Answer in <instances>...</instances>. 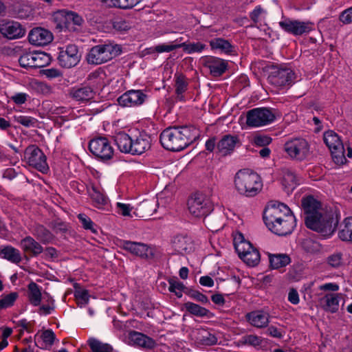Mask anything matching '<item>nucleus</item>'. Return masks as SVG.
Segmentation results:
<instances>
[{"label":"nucleus","mask_w":352,"mask_h":352,"mask_svg":"<svg viewBox=\"0 0 352 352\" xmlns=\"http://www.w3.org/2000/svg\"><path fill=\"white\" fill-rule=\"evenodd\" d=\"M302 206L306 215L305 221L307 228L324 236H330L334 232L338 220L333 219V214L324 212L320 208V204L314 197L304 198Z\"/></svg>","instance_id":"nucleus-1"},{"label":"nucleus","mask_w":352,"mask_h":352,"mask_svg":"<svg viewBox=\"0 0 352 352\" xmlns=\"http://www.w3.org/2000/svg\"><path fill=\"white\" fill-rule=\"evenodd\" d=\"M263 219L267 227L278 235L290 234L296 226V219L290 209L281 203L267 206Z\"/></svg>","instance_id":"nucleus-2"},{"label":"nucleus","mask_w":352,"mask_h":352,"mask_svg":"<svg viewBox=\"0 0 352 352\" xmlns=\"http://www.w3.org/2000/svg\"><path fill=\"white\" fill-rule=\"evenodd\" d=\"M199 136V131L193 126L169 127L162 132L160 139L164 148L179 151L195 141Z\"/></svg>","instance_id":"nucleus-3"},{"label":"nucleus","mask_w":352,"mask_h":352,"mask_svg":"<svg viewBox=\"0 0 352 352\" xmlns=\"http://www.w3.org/2000/svg\"><path fill=\"white\" fill-rule=\"evenodd\" d=\"M234 187L237 192L245 197H254L262 189L261 177L249 169L239 170L234 177Z\"/></svg>","instance_id":"nucleus-4"},{"label":"nucleus","mask_w":352,"mask_h":352,"mask_svg":"<svg viewBox=\"0 0 352 352\" xmlns=\"http://www.w3.org/2000/svg\"><path fill=\"white\" fill-rule=\"evenodd\" d=\"M121 52V47L117 44L106 43L93 47L87 56L89 64L100 65L106 63Z\"/></svg>","instance_id":"nucleus-5"},{"label":"nucleus","mask_w":352,"mask_h":352,"mask_svg":"<svg viewBox=\"0 0 352 352\" xmlns=\"http://www.w3.org/2000/svg\"><path fill=\"white\" fill-rule=\"evenodd\" d=\"M122 248L131 254L144 258L151 262H157L161 254L156 249L148 247L146 244L130 241H124Z\"/></svg>","instance_id":"nucleus-6"},{"label":"nucleus","mask_w":352,"mask_h":352,"mask_svg":"<svg viewBox=\"0 0 352 352\" xmlns=\"http://www.w3.org/2000/svg\"><path fill=\"white\" fill-rule=\"evenodd\" d=\"M188 208L195 217H204L210 212L212 206L205 195L196 192L188 199Z\"/></svg>","instance_id":"nucleus-7"},{"label":"nucleus","mask_w":352,"mask_h":352,"mask_svg":"<svg viewBox=\"0 0 352 352\" xmlns=\"http://www.w3.org/2000/svg\"><path fill=\"white\" fill-rule=\"evenodd\" d=\"M284 149L291 158L298 161L307 158L310 153L309 143L302 138L288 140L284 145Z\"/></svg>","instance_id":"nucleus-8"},{"label":"nucleus","mask_w":352,"mask_h":352,"mask_svg":"<svg viewBox=\"0 0 352 352\" xmlns=\"http://www.w3.org/2000/svg\"><path fill=\"white\" fill-rule=\"evenodd\" d=\"M275 119L274 113L267 108H256L247 113L246 124L250 126H261L272 122Z\"/></svg>","instance_id":"nucleus-9"},{"label":"nucleus","mask_w":352,"mask_h":352,"mask_svg":"<svg viewBox=\"0 0 352 352\" xmlns=\"http://www.w3.org/2000/svg\"><path fill=\"white\" fill-rule=\"evenodd\" d=\"M25 158L30 166L45 173L48 170L46 157L42 151L35 145L28 146L25 151Z\"/></svg>","instance_id":"nucleus-10"},{"label":"nucleus","mask_w":352,"mask_h":352,"mask_svg":"<svg viewBox=\"0 0 352 352\" xmlns=\"http://www.w3.org/2000/svg\"><path fill=\"white\" fill-rule=\"evenodd\" d=\"M51 61L50 56L45 52H26L19 59L20 65L23 67H43Z\"/></svg>","instance_id":"nucleus-11"},{"label":"nucleus","mask_w":352,"mask_h":352,"mask_svg":"<svg viewBox=\"0 0 352 352\" xmlns=\"http://www.w3.org/2000/svg\"><path fill=\"white\" fill-rule=\"evenodd\" d=\"M89 151L97 157L102 160L111 159L113 155V148L105 138H98L90 141Z\"/></svg>","instance_id":"nucleus-12"},{"label":"nucleus","mask_w":352,"mask_h":352,"mask_svg":"<svg viewBox=\"0 0 352 352\" xmlns=\"http://www.w3.org/2000/svg\"><path fill=\"white\" fill-rule=\"evenodd\" d=\"M163 204L164 199L162 197L160 198V201L155 197L145 199L135 206L133 211L134 217L142 219L148 218L156 212L157 207Z\"/></svg>","instance_id":"nucleus-13"},{"label":"nucleus","mask_w":352,"mask_h":352,"mask_svg":"<svg viewBox=\"0 0 352 352\" xmlns=\"http://www.w3.org/2000/svg\"><path fill=\"white\" fill-rule=\"evenodd\" d=\"M80 55L78 47L75 45H69L65 50L59 53L58 60L59 64L65 68L74 67L80 61Z\"/></svg>","instance_id":"nucleus-14"},{"label":"nucleus","mask_w":352,"mask_h":352,"mask_svg":"<svg viewBox=\"0 0 352 352\" xmlns=\"http://www.w3.org/2000/svg\"><path fill=\"white\" fill-rule=\"evenodd\" d=\"M236 252L241 259L246 264H258L261 255L257 249L250 243H243L238 245Z\"/></svg>","instance_id":"nucleus-15"},{"label":"nucleus","mask_w":352,"mask_h":352,"mask_svg":"<svg viewBox=\"0 0 352 352\" xmlns=\"http://www.w3.org/2000/svg\"><path fill=\"white\" fill-rule=\"evenodd\" d=\"M173 249L180 254H190L195 250V243L186 234H177L171 240Z\"/></svg>","instance_id":"nucleus-16"},{"label":"nucleus","mask_w":352,"mask_h":352,"mask_svg":"<svg viewBox=\"0 0 352 352\" xmlns=\"http://www.w3.org/2000/svg\"><path fill=\"white\" fill-rule=\"evenodd\" d=\"M28 38L30 43L32 45L44 46L52 41L53 35L47 30L42 28H36L30 32Z\"/></svg>","instance_id":"nucleus-17"},{"label":"nucleus","mask_w":352,"mask_h":352,"mask_svg":"<svg viewBox=\"0 0 352 352\" xmlns=\"http://www.w3.org/2000/svg\"><path fill=\"white\" fill-rule=\"evenodd\" d=\"M279 25L283 30L294 35L308 33L311 30V23L309 22L285 20L280 21Z\"/></svg>","instance_id":"nucleus-18"},{"label":"nucleus","mask_w":352,"mask_h":352,"mask_svg":"<svg viewBox=\"0 0 352 352\" xmlns=\"http://www.w3.org/2000/svg\"><path fill=\"white\" fill-rule=\"evenodd\" d=\"M0 32L9 39H14L23 36L25 29L16 21H6L0 23Z\"/></svg>","instance_id":"nucleus-19"},{"label":"nucleus","mask_w":352,"mask_h":352,"mask_svg":"<svg viewBox=\"0 0 352 352\" xmlns=\"http://www.w3.org/2000/svg\"><path fill=\"white\" fill-rule=\"evenodd\" d=\"M294 76V72L289 68L277 69L272 72L269 76V79L271 83L281 87L289 84Z\"/></svg>","instance_id":"nucleus-20"},{"label":"nucleus","mask_w":352,"mask_h":352,"mask_svg":"<svg viewBox=\"0 0 352 352\" xmlns=\"http://www.w3.org/2000/svg\"><path fill=\"white\" fill-rule=\"evenodd\" d=\"M151 138L146 133H140L132 140L131 154L141 155L148 151L151 146Z\"/></svg>","instance_id":"nucleus-21"},{"label":"nucleus","mask_w":352,"mask_h":352,"mask_svg":"<svg viewBox=\"0 0 352 352\" xmlns=\"http://www.w3.org/2000/svg\"><path fill=\"white\" fill-rule=\"evenodd\" d=\"M127 342L131 345L145 349H152L155 345V342L152 338L137 331H130L129 333Z\"/></svg>","instance_id":"nucleus-22"},{"label":"nucleus","mask_w":352,"mask_h":352,"mask_svg":"<svg viewBox=\"0 0 352 352\" xmlns=\"http://www.w3.org/2000/svg\"><path fill=\"white\" fill-rule=\"evenodd\" d=\"M146 95L140 90H131L123 94L118 99V102L123 106L136 105L143 103Z\"/></svg>","instance_id":"nucleus-23"},{"label":"nucleus","mask_w":352,"mask_h":352,"mask_svg":"<svg viewBox=\"0 0 352 352\" xmlns=\"http://www.w3.org/2000/svg\"><path fill=\"white\" fill-rule=\"evenodd\" d=\"M204 65L210 69V74L214 77L220 76L227 69L225 60L213 56L208 58Z\"/></svg>","instance_id":"nucleus-24"},{"label":"nucleus","mask_w":352,"mask_h":352,"mask_svg":"<svg viewBox=\"0 0 352 352\" xmlns=\"http://www.w3.org/2000/svg\"><path fill=\"white\" fill-rule=\"evenodd\" d=\"M224 216L221 213L208 214L204 217V222L212 231L217 232L224 226Z\"/></svg>","instance_id":"nucleus-25"},{"label":"nucleus","mask_w":352,"mask_h":352,"mask_svg":"<svg viewBox=\"0 0 352 352\" xmlns=\"http://www.w3.org/2000/svg\"><path fill=\"white\" fill-rule=\"evenodd\" d=\"M330 151L333 162L338 166L346 164L347 163L346 157H352V148L347 147L346 154H345L344 145L333 148Z\"/></svg>","instance_id":"nucleus-26"},{"label":"nucleus","mask_w":352,"mask_h":352,"mask_svg":"<svg viewBox=\"0 0 352 352\" xmlns=\"http://www.w3.org/2000/svg\"><path fill=\"white\" fill-rule=\"evenodd\" d=\"M340 294L329 293L324 295L320 300L322 307L327 311L336 312L339 308V297Z\"/></svg>","instance_id":"nucleus-27"},{"label":"nucleus","mask_w":352,"mask_h":352,"mask_svg":"<svg viewBox=\"0 0 352 352\" xmlns=\"http://www.w3.org/2000/svg\"><path fill=\"white\" fill-rule=\"evenodd\" d=\"M249 322L258 328L266 327L269 323V315L262 311H252L247 315Z\"/></svg>","instance_id":"nucleus-28"},{"label":"nucleus","mask_w":352,"mask_h":352,"mask_svg":"<svg viewBox=\"0 0 352 352\" xmlns=\"http://www.w3.org/2000/svg\"><path fill=\"white\" fill-rule=\"evenodd\" d=\"M238 142V138L230 135H225L217 144V149L222 155L231 153Z\"/></svg>","instance_id":"nucleus-29"},{"label":"nucleus","mask_w":352,"mask_h":352,"mask_svg":"<svg viewBox=\"0 0 352 352\" xmlns=\"http://www.w3.org/2000/svg\"><path fill=\"white\" fill-rule=\"evenodd\" d=\"M132 140L124 132H120L114 137V140L118 149L125 153H131Z\"/></svg>","instance_id":"nucleus-30"},{"label":"nucleus","mask_w":352,"mask_h":352,"mask_svg":"<svg viewBox=\"0 0 352 352\" xmlns=\"http://www.w3.org/2000/svg\"><path fill=\"white\" fill-rule=\"evenodd\" d=\"M21 247L25 252L36 256L43 252L42 246L31 236H26L21 241Z\"/></svg>","instance_id":"nucleus-31"},{"label":"nucleus","mask_w":352,"mask_h":352,"mask_svg":"<svg viewBox=\"0 0 352 352\" xmlns=\"http://www.w3.org/2000/svg\"><path fill=\"white\" fill-rule=\"evenodd\" d=\"M0 256L14 263H19L21 261V254L19 250L12 246H6L0 250Z\"/></svg>","instance_id":"nucleus-32"},{"label":"nucleus","mask_w":352,"mask_h":352,"mask_svg":"<svg viewBox=\"0 0 352 352\" xmlns=\"http://www.w3.org/2000/svg\"><path fill=\"white\" fill-rule=\"evenodd\" d=\"M69 95L77 101H86L93 98V91L89 87H84L81 88H74L70 92Z\"/></svg>","instance_id":"nucleus-33"},{"label":"nucleus","mask_w":352,"mask_h":352,"mask_svg":"<svg viewBox=\"0 0 352 352\" xmlns=\"http://www.w3.org/2000/svg\"><path fill=\"white\" fill-rule=\"evenodd\" d=\"M107 7L130 9L139 3L141 0H102Z\"/></svg>","instance_id":"nucleus-34"},{"label":"nucleus","mask_w":352,"mask_h":352,"mask_svg":"<svg viewBox=\"0 0 352 352\" xmlns=\"http://www.w3.org/2000/svg\"><path fill=\"white\" fill-rule=\"evenodd\" d=\"M323 139L329 150L343 145L340 137L333 131H326L324 133Z\"/></svg>","instance_id":"nucleus-35"},{"label":"nucleus","mask_w":352,"mask_h":352,"mask_svg":"<svg viewBox=\"0 0 352 352\" xmlns=\"http://www.w3.org/2000/svg\"><path fill=\"white\" fill-rule=\"evenodd\" d=\"M29 289V300L34 306L40 305L42 296L40 289L38 285L34 283H30L28 285Z\"/></svg>","instance_id":"nucleus-36"},{"label":"nucleus","mask_w":352,"mask_h":352,"mask_svg":"<svg viewBox=\"0 0 352 352\" xmlns=\"http://www.w3.org/2000/svg\"><path fill=\"white\" fill-rule=\"evenodd\" d=\"M338 234L341 240L352 241V217H348L344 219L343 228Z\"/></svg>","instance_id":"nucleus-37"},{"label":"nucleus","mask_w":352,"mask_h":352,"mask_svg":"<svg viewBox=\"0 0 352 352\" xmlns=\"http://www.w3.org/2000/svg\"><path fill=\"white\" fill-rule=\"evenodd\" d=\"M188 82L185 76L182 74H175V92L179 100L182 99V94L187 89Z\"/></svg>","instance_id":"nucleus-38"},{"label":"nucleus","mask_w":352,"mask_h":352,"mask_svg":"<svg viewBox=\"0 0 352 352\" xmlns=\"http://www.w3.org/2000/svg\"><path fill=\"white\" fill-rule=\"evenodd\" d=\"M89 345L92 352H112V347L106 343H103L95 338H89L88 340Z\"/></svg>","instance_id":"nucleus-39"},{"label":"nucleus","mask_w":352,"mask_h":352,"mask_svg":"<svg viewBox=\"0 0 352 352\" xmlns=\"http://www.w3.org/2000/svg\"><path fill=\"white\" fill-rule=\"evenodd\" d=\"M197 340L201 344L206 345H213L217 343L216 336L204 329L198 331Z\"/></svg>","instance_id":"nucleus-40"},{"label":"nucleus","mask_w":352,"mask_h":352,"mask_svg":"<svg viewBox=\"0 0 352 352\" xmlns=\"http://www.w3.org/2000/svg\"><path fill=\"white\" fill-rule=\"evenodd\" d=\"M89 193L90 197L96 204L98 206H103L107 204V197L97 187L94 186H91V188L89 190Z\"/></svg>","instance_id":"nucleus-41"},{"label":"nucleus","mask_w":352,"mask_h":352,"mask_svg":"<svg viewBox=\"0 0 352 352\" xmlns=\"http://www.w3.org/2000/svg\"><path fill=\"white\" fill-rule=\"evenodd\" d=\"M210 46L212 49H218L225 53H230L232 52V46L226 40L223 38H214L210 42Z\"/></svg>","instance_id":"nucleus-42"},{"label":"nucleus","mask_w":352,"mask_h":352,"mask_svg":"<svg viewBox=\"0 0 352 352\" xmlns=\"http://www.w3.org/2000/svg\"><path fill=\"white\" fill-rule=\"evenodd\" d=\"M54 19H63L64 21H67L74 23V25L80 26L82 23V19L78 16L77 14L74 12H68L65 15H63L61 13H58L54 16Z\"/></svg>","instance_id":"nucleus-43"},{"label":"nucleus","mask_w":352,"mask_h":352,"mask_svg":"<svg viewBox=\"0 0 352 352\" xmlns=\"http://www.w3.org/2000/svg\"><path fill=\"white\" fill-rule=\"evenodd\" d=\"M270 264H289L292 259L287 254H268Z\"/></svg>","instance_id":"nucleus-44"},{"label":"nucleus","mask_w":352,"mask_h":352,"mask_svg":"<svg viewBox=\"0 0 352 352\" xmlns=\"http://www.w3.org/2000/svg\"><path fill=\"white\" fill-rule=\"evenodd\" d=\"M35 232L37 238L44 243H48L54 239V235L42 226H37Z\"/></svg>","instance_id":"nucleus-45"},{"label":"nucleus","mask_w":352,"mask_h":352,"mask_svg":"<svg viewBox=\"0 0 352 352\" xmlns=\"http://www.w3.org/2000/svg\"><path fill=\"white\" fill-rule=\"evenodd\" d=\"M169 287L168 290L174 293L178 298L182 296V292L185 288L184 284L177 280L176 278H173L168 280Z\"/></svg>","instance_id":"nucleus-46"},{"label":"nucleus","mask_w":352,"mask_h":352,"mask_svg":"<svg viewBox=\"0 0 352 352\" xmlns=\"http://www.w3.org/2000/svg\"><path fill=\"white\" fill-rule=\"evenodd\" d=\"M184 307L190 313L198 316H206L208 313L206 309L190 302L185 303Z\"/></svg>","instance_id":"nucleus-47"},{"label":"nucleus","mask_w":352,"mask_h":352,"mask_svg":"<svg viewBox=\"0 0 352 352\" xmlns=\"http://www.w3.org/2000/svg\"><path fill=\"white\" fill-rule=\"evenodd\" d=\"M17 296V294L14 292L1 296L0 298V310L12 306Z\"/></svg>","instance_id":"nucleus-48"},{"label":"nucleus","mask_w":352,"mask_h":352,"mask_svg":"<svg viewBox=\"0 0 352 352\" xmlns=\"http://www.w3.org/2000/svg\"><path fill=\"white\" fill-rule=\"evenodd\" d=\"M38 337L43 342V346L45 347L52 346L55 339V335L51 330L43 331Z\"/></svg>","instance_id":"nucleus-49"},{"label":"nucleus","mask_w":352,"mask_h":352,"mask_svg":"<svg viewBox=\"0 0 352 352\" xmlns=\"http://www.w3.org/2000/svg\"><path fill=\"white\" fill-rule=\"evenodd\" d=\"M283 181L285 184L291 189H294L296 184V177L290 170H286L283 175Z\"/></svg>","instance_id":"nucleus-50"},{"label":"nucleus","mask_w":352,"mask_h":352,"mask_svg":"<svg viewBox=\"0 0 352 352\" xmlns=\"http://www.w3.org/2000/svg\"><path fill=\"white\" fill-rule=\"evenodd\" d=\"M116 207H117L118 212L120 214H121L122 215H123L124 217H126V216L131 217H134L133 211H134L135 207H131V206L129 204H122V203H120V202H118L116 204Z\"/></svg>","instance_id":"nucleus-51"},{"label":"nucleus","mask_w":352,"mask_h":352,"mask_svg":"<svg viewBox=\"0 0 352 352\" xmlns=\"http://www.w3.org/2000/svg\"><path fill=\"white\" fill-rule=\"evenodd\" d=\"M181 45V47H184V51L187 52L189 54L193 53V52H199L201 50H203L206 45L204 44H202L201 43H190V44H186L185 43L179 44Z\"/></svg>","instance_id":"nucleus-52"},{"label":"nucleus","mask_w":352,"mask_h":352,"mask_svg":"<svg viewBox=\"0 0 352 352\" xmlns=\"http://www.w3.org/2000/svg\"><path fill=\"white\" fill-rule=\"evenodd\" d=\"M75 297L78 304L82 307L87 304L89 296L86 290L78 289L75 292Z\"/></svg>","instance_id":"nucleus-53"},{"label":"nucleus","mask_w":352,"mask_h":352,"mask_svg":"<svg viewBox=\"0 0 352 352\" xmlns=\"http://www.w3.org/2000/svg\"><path fill=\"white\" fill-rule=\"evenodd\" d=\"M272 142V138L267 135H256L252 140V142L258 146H265L270 144Z\"/></svg>","instance_id":"nucleus-54"},{"label":"nucleus","mask_w":352,"mask_h":352,"mask_svg":"<svg viewBox=\"0 0 352 352\" xmlns=\"http://www.w3.org/2000/svg\"><path fill=\"white\" fill-rule=\"evenodd\" d=\"M113 27L118 31H125L131 28L130 24L122 19H117L113 21Z\"/></svg>","instance_id":"nucleus-55"},{"label":"nucleus","mask_w":352,"mask_h":352,"mask_svg":"<svg viewBox=\"0 0 352 352\" xmlns=\"http://www.w3.org/2000/svg\"><path fill=\"white\" fill-rule=\"evenodd\" d=\"M78 217L82 224V226L86 230H90L93 232H96V230L93 227V222L89 217L84 214H79Z\"/></svg>","instance_id":"nucleus-56"},{"label":"nucleus","mask_w":352,"mask_h":352,"mask_svg":"<svg viewBox=\"0 0 352 352\" xmlns=\"http://www.w3.org/2000/svg\"><path fill=\"white\" fill-rule=\"evenodd\" d=\"M264 12L265 10L261 6H258L252 12H250V17L254 23V25H252V26H256V24L259 21L260 16Z\"/></svg>","instance_id":"nucleus-57"},{"label":"nucleus","mask_w":352,"mask_h":352,"mask_svg":"<svg viewBox=\"0 0 352 352\" xmlns=\"http://www.w3.org/2000/svg\"><path fill=\"white\" fill-rule=\"evenodd\" d=\"M180 47H181V45H179V44H178V45L162 44V45H157L156 47H155L154 50L158 53H162V52H168L173 51L174 50H176V49H178Z\"/></svg>","instance_id":"nucleus-58"},{"label":"nucleus","mask_w":352,"mask_h":352,"mask_svg":"<svg viewBox=\"0 0 352 352\" xmlns=\"http://www.w3.org/2000/svg\"><path fill=\"white\" fill-rule=\"evenodd\" d=\"M328 264H339L340 262L351 263V260H345L342 258V254L340 252L335 253L328 257Z\"/></svg>","instance_id":"nucleus-59"},{"label":"nucleus","mask_w":352,"mask_h":352,"mask_svg":"<svg viewBox=\"0 0 352 352\" xmlns=\"http://www.w3.org/2000/svg\"><path fill=\"white\" fill-rule=\"evenodd\" d=\"M58 20L60 21V23L57 25V28H60V30L65 28L70 32H76L78 30V28H76V25H74V23L64 21L63 19Z\"/></svg>","instance_id":"nucleus-60"},{"label":"nucleus","mask_w":352,"mask_h":352,"mask_svg":"<svg viewBox=\"0 0 352 352\" xmlns=\"http://www.w3.org/2000/svg\"><path fill=\"white\" fill-rule=\"evenodd\" d=\"M340 20L345 24L352 23V7L342 12L340 16Z\"/></svg>","instance_id":"nucleus-61"},{"label":"nucleus","mask_w":352,"mask_h":352,"mask_svg":"<svg viewBox=\"0 0 352 352\" xmlns=\"http://www.w3.org/2000/svg\"><path fill=\"white\" fill-rule=\"evenodd\" d=\"M244 341L251 345L258 346L261 342V339L254 335H248L244 338Z\"/></svg>","instance_id":"nucleus-62"},{"label":"nucleus","mask_w":352,"mask_h":352,"mask_svg":"<svg viewBox=\"0 0 352 352\" xmlns=\"http://www.w3.org/2000/svg\"><path fill=\"white\" fill-rule=\"evenodd\" d=\"M52 229L56 233H65L67 231V226L63 222L58 221L52 223Z\"/></svg>","instance_id":"nucleus-63"},{"label":"nucleus","mask_w":352,"mask_h":352,"mask_svg":"<svg viewBox=\"0 0 352 352\" xmlns=\"http://www.w3.org/2000/svg\"><path fill=\"white\" fill-rule=\"evenodd\" d=\"M16 121L25 126H30L34 124V119L30 117L23 116H20L17 117Z\"/></svg>","instance_id":"nucleus-64"}]
</instances>
